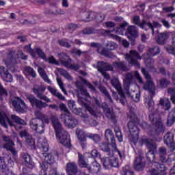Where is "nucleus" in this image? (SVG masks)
<instances>
[{
    "mask_svg": "<svg viewBox=\"0 0 175 175\" xmlns=\"http://www.w3.org/2000/svg\"><path fill=\"white\" fill-rule=\"evenodd\" d=\"M35 116L36 118H33L29 122V126L37 132V133H44V124H50V120H52V125L56 133V138L65 147H70V135L62 129V124L55 116L49 117L45 116L40 111H36Z\"/></svg>",
    "mask_w": 175,
    "mask_h": 175,
    "instance_id": "nucleus-1",
    "label": "nucleus"
},
{
    "mask_svg": "<svg viewBox=\"0 0 175 175\" xmlns=\"http://www.w3.org/2000/svg\"><path fill=\"white\" fill-rule=\"evenodd\" d=\"M142 72L145 76V79L147 81V83L144 86V88L147 91H149L150 94V96L148 98L145 99V105L150 111H152L154 109V101H152V96L155 95V86L151 79V76L148 75V72L146 71V69L142 68Z\"/></svg>",
    "mask_w": 175,
    "mask_h": 175,
    "instance_id": "nucleus-2",
    "label": "nucleus"
},
{
    "mask_svg": "<svg viewBox=\"0 0 175 175\" xmlns=\"http://www.w3.org/2000/svg\"><path fill=\"white\" fill-rule=\"evenodd\" d=\"M137 124L140 125L144 129L147 128V122H144L140 123L137 118L134 115V118H132L131 121L128 123L129 130L130 132V139L133 143L139 142V127Z\"/></svg>",
    "mask_w": 175,
    "mask_h": 175,
    "instance_id": "nucleus-3",
    "label": "nucleus"
},
{
    "mask_svg": "<svg viewBox=\"0 0 175 175\" xmlns=\"http://www.w3.org/2000/svg\"><path fill=\"white\" fill-rule=\"evenodd\" d=\"M11 118L14 122L17 124V125H19L18 126L14 125L13 122L11 121L10 119H9V117L6 113H5L3 111L0 112V124L4 128H8V124L6 122H8L10 126L13 127L16 129V131H18V129H21V125H27V122L25 120L21 119V118L16 116V115H12Z\"/></svg>",
    "mask_w": 175,
    "mask_h": 175,
    "instance_id": "nucleus-4",
    "label": "nucleus"
},
{
    "mask_svg": "<svg viewBox=\"0 0 175 175\" xmlns=\"http://www.w3.org/2000/svg\"><path fill=\"white\" fill-rule=\"evenodd\" d=\"M149 120L151 122L155 124V130L154 131H150L148 133L149 137L153 138L155 139V135L159 133H163L165 132V127L159 118L158 113H150L149 115Z\"/></svg>",
    "mask_w": 175,
    "mask_h": 175,
    "instance_id": "nucleus-5",
    "label": "nucleus"
},
{
    "mask_svg": "<svg viewBox=\"0 0 175 175\" xmlns=\"http://www.w3.org/2000/svg\"><path fill=\"white\" fill-rule=\"evenodd\" d=\"M128 25V23L124 22L122 23L120 26V27L117 30L113 31H109L107 30L105 32L107 33V35H110L113 39H116V40H118L120 44H122L124 47H129V42L126 41V40H124L121 38L120 37H118L116 34H113V32H115V33L120 34V35H124V31H125V27Z\"/></svg>",
    "mask_w": 175,
    "mask_h": 175,
    "instance_id": "nucleus-6",
    "label": "nucleus"
},
{
    "mask_svg": "<svg viewBox=\"0 0 175 175\" xmlns=\"http://www.w3.org/2000/svg\"><path fill=\"white\" fill-rule=\"evenodd\" d=\"M76 135L79 140L81 142V144L83 148L86 147L85 140H87V137H89V139H92V140L94 141L95 143H98V142H100V137H99L98 135L91 134L88 133H85L80 129H77Z\"/></svg>",
    "mask_w": 175,
    "mask_h": 175,
    "instance_id": "nucleus-7",
    "label": "nucleus"
},
{
    "mask_svg": "<svg viewBox=\"0 0 175 175\" xmlns=\"http://www.w3.org/2000/svg\"><path fill=\"white\" fill-rule=\"evenodd\" d=\"M142 144H146L148 150V161H150L151 158L155 159V154H157V144L152 142V139H148L146 137L142 138Z\"/></svg>",
    "mask_w": 175,
    "mask_h": 175,
    "instance_id": "nucleus-8",
    "label": "nucleus"
},
{
    "mask_svg": "<svg viewBox=\"0 0 175 175\" xmlns=\"http://www.w3.org/2000/svg\"><path fill=\"white\" fill-rule=\"evenodd\" d=\"M68 105L69 109L72 110L74 114H77V116H79L82 118L85 124H88L90 122V118L88 117V115L86 113L87 111L85 110L81 111V109H77L76 107V104L73 100H68Z\"/></svg>",
    "mask_w": 175,
    "mask_h": 175,
    "instance_id": "nucleus-9",
    "label": "nucleus"
},
{
    "mask_svg": "<svg viewBox=\"0 0 175 175\" xmlns=\"http://www.w3.org/2000/svg\"><path fill=\"white\" fill-rule=\"evenodd\" d=\"M59 62H61L63 66L71 69L72 70H77L80 69V65L72 64V59H70L66 53L59 55Z\"/></svg>",
    "mask_w": 175,
    "mask_h": 175,
    "instance_id": "nucleus-10",
    "label": "nucleus"
},
{
    "mask_svg": "<svg viewBox=\"0 0 175 175\" xmlns=\"http://www.w3.org/2000/svg\"><path fill=\"white\" fill-rule=\"evenodd\" d=\"M28 56L24 55L23 51H18L17 53L12 51L8 55L7 60H4L5 64L8 66L9 62H13V64H17V59H27Z\"/></svg>",
    "mask_w": 175,
    "mask_h": 175,
    "instance_id": "nucleus-11",
    "label": "nucleus"
},
{
    "mask_svg": "<svg viewBox=\"0 0 175 175\" xmlns=\"http://www.w3.org/2000/svg\"><path fill=\"white\" fill-rule=\"evenodd\" d=\"M125 59L131 64V65H134L137 68H140V64L137 62L136 59H142V57L139 55L137 51H131L130 54H126L125 56Z\"/></svg>",
    "mask_w": 175,
    "mask_h": 175,
    "instance_id": "nucleus-12",
    "label": "nucleus"
},
{
    "mask_svg": "<svg viewBox=\"0 0 175 175\" xmlns=\"http://www.w3.org/2000/svg\"><path fill=\"white\" fill-rule=\"evenodd\" d=\"M44 91H46V88L43 85H34V87L33 88V92L36 94V95H37L39 99H42V100L47 102V103H49L50 102H51V100L50 98H48L47 96L43 94Z\"/></svg>",
    "mask_w": 175,
    "mask_h": 175,
    "instance_id": "nucleus-13",
    "label": "nucleus"
},
{
    "mask_svg": "<svg viewBox=\"0 0 175 175\" xmlns=\"http://www.w3.org/2000/svg\"><path fill=\"white\" fill-rule=\"evenodd\" d=\"M133 21L136 25H139V27H141L142 29H144V27L146 26L148 27L150 29H152V32L153 34H154V28L161 27V25L158 23V22H154L153 25L151 24V23H146V22H144L142 24H140V17L139 16H135L133 18Z\"/></svg>",
    "mask_w": 175,
    "mask_h": 175,
    "instance_id": "nucleus-14",
    "label": "nucleus"
},
{
    "mask_svg": "<svg viewBox=\"0 0 175 175\" xmlns=\"http://www.w3.org/2000/svg\"><path fill=\"white\" fill-rule=\"evenodd\" d=\"M83 84H85L86 85H88V87L90 90H92V91H95V88L94 87V85H92L90 83H88V81L87 80L81 77H79V81H77L76 82V85L78 90H79L80 92H81L83 95L88 96V92H87V90L84 88V86L83 85Z\"/></svg>",
    "mask_w": 175,
    "mask_h": 175,
    "instance_id": "nucleus-15",
    "label": "nucleus"
},
{
    "mask_svg": "<svg viewBox=\"0 0 175 175\" xmlns=\"http://www.w3.org/2000/svg\"><path fill=\"white\" fill-rule=\"evenodd\" d=\"M105 136L107 139V140H109V139H111V146L112 147V151L113 152H117V154H119L120 158L122 159V154H121V152L117 149V145L116 144V139H114L113 135V131L110 129H107L105 131Z\"/></svg>",
    "mask_w": 175,
    "mask_h": 175,
    "instance_id": "nucleus-16",
    "label": "nucleus"
},
{
    "mask_svg": "<svg viewBox=\"0 0 175 175\" xmlns=\"http://www.w3.org/2000/svg\"><path fill=\"white\" fill-rule=\"evenodd\" d=\"M97 69L107 80L110 79V75L106 72V70H113V67L107 63L103 62H98L97 64Z\"/></svg>",
    "mask_w": 175,
    "mask_h": 175,
    "instance_id": "nucleus-17",
    "label": "nucleus"
},
{
    "mask_svg": "<svg viewBox=\"0 0 175 175\" xmlns=\"http://www.w3.org/2000/svg\"><path fill=\"white\" fill-rule=\"evenodd\" d=\"M36 53L39 55V57H40V58L44 59L46 62H49V64H53L54 65H59V64L62 65V63L59 62V55H61V54H59V61L57 62L54 56H50L49 58H46V55L44 54L43 51H42V49L39 48L36 49Z\"/></svg>",
    "mask_w": 175,
    "mask_h": 175,
    "instance_id": "nucleus-18",
    "label": "nucleus"
},
{
    "mask_svg": "<svg viewBox=\"0 0 175 175\" xmlns=\"http://www.w3.org/2000/svg\"><path fill=\"white\" fill-rule=\"evenodd\" d=\"M11 102L17 111H25L28 109V106L25 105V103L18 97H14L11 100Z\"/></svg>",
    "mask_w": 175,
    "mask_h": 175,
    "instance_id": "nucleus-19",
    "label": "nucleus"
},
{
    "mask_svg": "<svg viewBox=\"0 0 175 175\" xmlns=\"http://www.w3.org/2000/svg\"><path fill=\"white\" fill-rule=\"evenodd\" d=\"M27 98L33 107L36 106V107H38V109H43V107H47V106H49L47 103L38 100L35 98L33 95L29 94L27 96Z\"/></svg>",
    "mask_w": 175,
    "mask_h": 175,
    "instance_id": "nucleus-20",
    "label": "nucleus"
},
{
    "mask_svg": "<svg viewBox=\"0 0 175 175\" xmlns=\"http://www.w3.org/2000/svg\"><path fill=\"white\" fill-rule=\"evenodd\" d=\"M3 140L5 142L3 147L8 151H11L12 154L16 157L17 155V151L13 148L14 142L10 139V137L3 135Z\"/></svg>",
    "mask_w": 175,
    "mask_h": 175,
    "instance_id": "nucleus-21",
    "label": "nucleus"
},
{
    "mask_svg": "<svg viewBox=\"0 0 175 175\" xmlns=\"http://www.w3.org/2000/svg\"><path fill=\"white\" fill-rule=\"evenodd\" d=\"M0 75L4 81H6L7 83L13 81L12 74L9 73L8 70H6L3 66H0Z\"/></svg>",
    "mask_w": 175,
    "mask_h": 175,
    "instance_id": "nucleus-22",
    "label": "nucleus"
},
{
    "mask_svg": "<svg viewBox=\"0 0 175 175\" xmlns=\"http://www.w3.org/2000/svg\"><path fill=\"white\" fill-rule=\"evenodd\" d=\"M65 120H64V124L68 128H75L77 125V120L75 119V118L69 116V112H68V115L64 116Z\"/></svg>",
    "mask_w": 175,
    "mask_h": 175,
    "instance_id": "nucleus-23",
    "label": "nucleus"
},
{
    "mask_svg": "<svg viewBox=\"0 0 175 175\" xmlns=\"http://www.w3.org/2000/svg\"><path fill=\"white\" fill-rule=\"evenodd\" d=\"M67 174L68 175H77V165L75 163H68L66 165Z\"/></svg>",
    "mask_w": 175,
    "mask_h": 175,
    "instance_id": "nucleus-24",
    "label": "nucleus"
},
{
    "mask_svg": "<svg viewBox=\"0 0 175 175\" xmlns=\"http://www.w3.org/2000/svg\"><path fill=\"white\" fill-rule=\"evenodd\" d=\"M144 158L142 156L139 157H136L134 167L136 170H143L144 169V166H146V163L143 161Z\"/></svg>",
    "mask_w": 175,
    "mask_h": 175,
    "instance_id": "nucleus-25",
    "label": "nucleus"
},
{
    "mask_svg": "<svg viewBox=\"0 0 175 175\" xmlns=\"http://www.w3.org/2000/svg\"><path fill=\"white\" fill-rule=\"evenodd\" d=\"M111 83L112 84L113 87H114V88L118 91L119 95L124 96V92L121 88V83H120V81H118V79L114 78L111 79Z\"/></svg>",
    "mask_w": 175,
    "mask_h": 175,
    "instance_id": "nucleus-26",
    "label": "nucleus"
},
{
    "mask_svg": "<svg viewBox=\"0 0 175 175\" xmlns=\"http://www.w3.org/2000/svg\"><path fill=\"white\" fill-rule=\"evenodd\" d=\"M159 155L161 162H163V163L167 162V158L166 157V155H167V150H166V148H160L159 149Z\"/></svg>",
    "mask_w": 175,
    "mask_h": 175,
    "instance_id": "nucleus-27",
    "label": "nucleus"
},
{
    "mask_svg": "<svg viewBox=\"0 0 175 175\" xmlns=\"http://www.w3.org/2000/svg\"><path fill=\"white\" fill-rule=\"evenodd\" d=\"M48 90L52 95H54V96H56L58 99H60V100H65V96L62 95V94L59 93L57 89L55 88H53L51 86L48 87Z\"/></svg>",
    "mask_w": 175,
    "mask_h": 175,
    "instance_id": "nucleus-28",
    "label": "nucleus"
},
{
    "mask_svg": "<svg viewBox=\"0 0 175 175\" xmlns=\"http://www.w3.org/2000/svg\"><path fill=\"white\" fill-rule=\"evenodd\" d=\"M89 172L92 173H95L96 174H98V172H100V165L96 162V160L92 163L90 167H88Z\"/></svg>",
    "mask_w": 175,
    "mask_h": 175,
    "instance_id": "nucleus-29",
    "label": "nucleus"
},
{
    "mask_svg": "<svg viewBox=\"0 0 175 175\" xmlns=\"http://www.w3.org/2000/svg\"><path fill=\"white\" fill-rule=\"evenodd\" d=\"M174 135L172 133H167L164 136V143L167 146H172L174 142Z\"/></svg>",
    "mask_w": 175,
    "mask_h": 175,
    "instance_id": "nucleus-30",
    "label": "nucleus"
},
{
    "mask_svg": "<svg viewBox=\"0 0 175 175\" xmlns=\"http://www.w3.org/2000/svg\"><path fill=\"white\" fill-rule=\"evenodd\" d=\"M38 71L40 76L42 77V79H43L45 83H47L48 84H51V80L49 79V76H47V74H46V72L44 71V70H43V68L38 67Z\"/></svg>",
    "mask_w": 175,
    "mask_h": 175,
    "instance_id": "nucleus-31",
    "label": "nucleus"
},
{
    "mask_svg": "<svg viewBox=\"0 0 175 175\" xmlns=\"http://www.w3.org/2000/svg\"><path fill=\"white\" fill-rule=\"evenodd\" d=\"M23 159L25 162H26L27 165H29V167H34L35 166V163L32 162V160H31V156L28 154H22Z\"/></svg>",
    "mask_w": 175,
    "mask_h": 175,
    "instance_id": "nucleus-32",
    "label": "nucleus"
},
{
    "mask_svg": "<svg viewBox=\"0 0 175 175\" xmlns=\"http://www.w3.org/2000/svg\"><path fill=\"white\" fill-rule=\"evenodd\" d=\"M169 38V33H161L157 39V43L159 44H163L167 39Z\"/></svg>",
    "mask_w": 175,
    "mask_h": 175,
    "instance_id": "nucleus-33",
    "label": "nucleus"
},
{
    "mask_svg": "<svg viewBox=\"0 0 175 175\" xmlns=\"http://www.w3.org/2000/svg\"><path fill=\"white\" fill-rule=\"evenodd\" d=\"M159 103L162 106L164 110H169L170 109V100L167 98H161Z\"/></svg>",
    "mask_w": 175,
    "mask_h": 175,
    "instance_id": "nucleus-34",
    "label": "nucleus"
},
{
    "mask_svg": "<svg viewBox=\"0 0 175 175\" xmlns=\"http://www.w3.org/2000/svg\"><path fill=\"white\" fill-rule=\"evenodd\" d=\"M83 106L92 114V116H96L99 111H96V109L94 107H91L90 105L85 103H83Z\"/></svg>",
    "mask_w": 175,
    "mask_h": 175,
    "instance_id": "nucleus-35",
    "label": "nucleus"
},
{
    "mask_svg": "<svg viewBox=\"0 0 175 175\" xmlns=\"http://www.w3.org/2000/svg\"><path fill=\"white\" fill-rule=\"evenodd\" d=\"M103 109L104 110V113L107 118H109V120H114L116 116H114V112H113V110L110 109L108 107Z\"/></svg>",
    "mask_w": 175,
    "mask_h": 175,
    "instance_id": "nucleus-36",
    "label": "nucleus"
},
{
    "mask_svg": "<svg viewBox=\"0 0 175 175\" xmlns=\"http://www.w3.org/2000/svg\"><path fill=\"white\" fill-rule=\"evenodd\" d=\"M127 31L133 38H137V36H139V33L135 26H129Z\"/></svg>",
    "mask_w": 175,
    "mask_h": 175,
    "instance_id": "nucleus-37",
    "label": "nucleus"
},
{
    "mask_svg": "<svg viewBox=\"0 0 175 175\" xmlns=\"http://www.w3.org/2000/svg\"><path fill=\"white\" fill-rule=\"evenodd\" d=\"M100 160L105 169H110V167H111V161H110V157L102 158Z\"/></svg>",
    "mask_w": 175,
    "mask_h": 175,
    "instance_id": "nucleus-38",
    "label": "nucleus"
},
{
    "mask_svg": "<svg viewBox=\"0 0 175 175\" xmlns=\"http://www.w3.org/2000/svg\"><path fill=\"white\" fill-rule=\"evenodd\" d=\"M92 47H97V51L99 54H102V55H106V51L105 50V49L102 46H100V45L98 43H95V42H92L91 44Z\"/></svg>",
    "mask_w": 175,
    "mask_h": 175,
    "instance_id": "nucleus-39",
    "label": "nucleus"
},
{
    "mask_svg": "<svg viewBox=\"0 0 175 175\" xmlns=\"http://www.w3.org/2000/svg\"><path fill=\"white\" fill-rule=\"evenodd\" d=\"M114 68H117V69H120V70H128V67L125 66V64L124 62H116L113 64Z\"/></svg>",
    "mask_w": 175,
    "mask_h": 175,
    "instance_id": "nucleus-40",
    "label": "nucleus"
},
{
    "mask_svg": "<svg viewBox=\"0 0 175 175\" xmlns=\"http://www.w3.org/2000/svg\"><path fill=\"white\" fill-rule=\"evenodd\" d=\"M57 72L67 80H72V76H70L66 70H64V68H57Z\"/></svg>",
    "mask_w": 175,
    "mask_h": 175,
    "instance_id": "nucleus-41",
    "label": "nucleus"
},
{
    "mask_svg": "<svg viewBox=\"0 0 175 175\" xmlns=\"http://www.w3.org/2000/svg\"><path fill=\"white\" fill-rule=\"evenodd\" d=\"M25 75H28L29 76H32L33 77H36V72L33 70V68L31 67H26L24 70Z\"/></svg>",
    "mask_w": 175,
    "mask_h": 175,
    "instance_id": "nucleus-42",
    "label": "nucleus"
},
{
    "mask_svg": "<svg viewBox=\"0 0 175 175\" xmlns=\"http://www.w3.org/2000/svg\"><path fill=\"white\" fill-rule=\"evenodd\" d=\"M79 163L81 167H88V165L87 164V162L84 161V156H83L81 154L79 153Z\"/></svg>",
    "mask_w": 175,
    "mask_h": 175,
    "instance_id": "nucleus-43",
    "label": "nucleus"
},
{
    "mask_svg": "<svg viewBox=\"0 0 175 175\" xmlns=\"http://www.w3.org/2000/svg\"><path fill=\"white\" fill-rule=\"evenodd\" d=\"M174 84L175 85V79H172ZM168 94H170L171 95V100L172 103L175 105V89L174 88H169L168 89Z\"/></svg>",
    "mask_w": 175,
    "mask_h": 175,
    "instance_id": "nucleus-44",
    "label": "nucleus"
},
{
    "mask_svg": "<svg viewBox=\"0 0 175 175\" xmlns=\"http://www.w3.org/2000/svg\"><path fill=\"white\" fill-rule=\"evenodd\" d=\"M122 174L124 175H133V172L131 170V167L129 165H126L122 168Z\"/></svg>",
    "mask_w": 175,
    "mask_h": 175,
    "instance_id": "nucleus-45",
    "label": "nucleus"
},
{
    "mask_svg": "<svg viewBox=\"0 0 175 175\" xmlns=\"http://www.w3.org/2000/svg\"><path fill=\"white\" fill-rule=\"evenodd\" d=\"M56 80H57V83L59 88L62 90V92H64V94L65 95H68V92H66V90H65V88L64 87V83L62 82V80H61V79H59V77H57Z\"/></svg>",
    "mask_w": 175,
    "mask_h": 175,
    "instance_id": "nucleus-46",
    "label": "nucleus"
},
{
    "mask_svg": "<svg viewBox=\"0 0 175 175\" xmlns=\"http://www.w3.org/2000/svg\"><path fill=\"white\" fill-rule=\"evenodd\" d=\"M99 90L101 92H103V94H104V95H105V96H107L109 102H113V99H111V97L109 94V92H107V90H106V88L100 86L99 88Z\"/></svg>",
    "mask_w": 175,
    "mask_h": 175,
    "instance_id": "nucleus-47",
    "label": "nucleus"
},
{
    "mask_svg": "<svg viewBox=\"0 0 175 175\" xmlns=\"http://www.w3.org/2000/svg\"><path fill=\"white\" fill-rule=\"evenodd\" d=\"M25 51H26V53H29L30 55H31L33 58H36L35 51L31 49V45L25 46Z\"/></svg>",
    "mask_w": 175,
    "mask_h": 175,
    "instance_id": "nucleus-48",
    "label": "nucleus"
},
{
    "mask_svg": "<svg viewBox=\"0 0 175 175\" xmlns=\"http://www.w3.org/2000/svg\"><path fill=\"white\" fill-rule=\"evenodd\" d=\"M1 164H0V170L1 172H5L6 170H8V167L6 166V163H5V159L1 157L0 158Z\"/></svg>",
    "mask_w": 175,
    "mask_h": 175,
    "instance_id": "nucleus-49",
    "label": "nucleus"
},
{
    "mask_svg": "<svg viewBox=\"0 0 175 175\" xmlns=\"http://www.w3.org/2000/svg\"><path fill=\"white\" fill-rule=\"evenodd\" d=\"M111 161V167H117L118 166V159L111 156L109 157Z\"/></svg>",
    "mask_w": 175,
    "mask_h": 175,
    "instance_id": "nucleus-50",
    "label": "nucleus"
},
{
    "mask_svg": "<svg viewBox=\"0 0 175 175\" xmlns=\"http://www.w3.org/2000/svg\"><path fill=\"white\" fill-rule=\"evenodd\" d=\"M26 142L28 146L31 147V148H35V141L33 140V139H32L31 136L27 137Z\"/></svg>",
    "mask_w": 175,
    "mask_h": 175,
    "instance_id": "nucleus-51",
    "label": "nucleus"
},
{
    "mask_svg": "<svg viewBox=\"0 0 175 175\" xmlns=\"http://www.w3.org/2000/svg\"><path fill=\"white\" fill-rule=\"evenodd\" d=\"M157 54H159V47L158 46H154L149 51V55L151 57H154V55H157Z\"/></svg>",
    "mask_w": 175,
    "mask_h": 175,
    "instance_id": "nucleus-52",
    "label": "nucleus"
},
{
    "mask_svg": "<svg viewBox=\"0 0 175 175\" xmlns=\"http://www.w3.org/2000/svg\"><path fill=\"white\" fill-rule=\"evenodd\" d=\"M94 12H84L82 14V16L83 17V21H90V17H91V16H94Z\"/></svg>",
    "mask_w": 175,
    "mask_h": 175,
    "instance_id": "nucleus-53",
    "label": "nucleus"
},
{
    "mask_svg": "<svg viewBox=\"0 0 175 175\" xmlns=\"http://www.w3.org/2000/svg\"><path fill=\"white\" fill-rule=\"evenodd\" d=\"M107 47L108 50H116V49H117V44H116V42H109L107 44Z\"/></svg>",
    "mask_w": 175,
    "mask_h": 175,
    "instance_id": "nucleus-54",
    "label": "nucleus"
},
{
    "mask_svg": "<svg viewBox=\"0 0 175 175\" xmlns=\"http://www.w3.org/2000/svg\"><path fill=\"white\" fill-rule=\"evenodd\" d=\"M59 44L60 46H63V47H70V44L68 42V40H59Z\"/></svg>",
    "mask_w": 175,
    "mask_h": 175,
    "instance_id": "nucleus-55",
    "label": "nucleus"
},
{
    "mask_svg": "<svg viewBox=\"0 0 175 175\" xmlns=\"http://www.w3.org/2000/svg\"><path fill=\"white\" fill-rule=\"evenodd\" d=\"M100 147L103 151H110V148H109V144L103 143L100 145Z\"/></svg>",
    "mask_w": 175,
    "mask_h": 175,
    "instance_id": "nucleus-56",
    "label": "nucleus"
},
{
    "mask_svg": "<svg viewBox=\"0 0 175 175\" xmlns=\"http://www.w3.org/2000/svg\"><path fill=\"white\" fill-rule=\"evenodd\" d=\"M165 50L169 53V54H175V47L173 46H167L165 47Z\"/></svg>",
    "mask_w": 175,
    "mask_h": 175,
    "instance_id": "nucleus-57",
    "label": "nucleus"
},
{
    "mask_svg": "<svg viewBox=\"0 0 175 175\" xmlns=\"http://www.w3.org/2000/svg\"><path fill=\"white\" fill-rule=\"evenodd\" d=\"M91 155L93 157V158H100V154H99V152L96 150V149L92 150Z\"/></svg>",
    "mask_w": 175,
    "mask_h": 175,
    "instance_id": "nucleus-58",
    "label": "nucleus"
},
{
    "mask_svg": "<svg viewBox=\"0 0 175 175\" xmlns=\"http://www.w3.org/2000/svg\"><path fill=\"white\" fill-rule=\"evenodd\" d=\"M160 85L163 88H165V87H167V85H169V81H167L166 79H161L160 81Z\"/></svg>",
    "mask_w": 175,
    "mask_h": 175,
    "instance_id": "nucleus-59",
    "label": "nucleus"
},
{
    "mask_svg": "<svg viewBox=\"0 0 175 175\" xmlns=\"http://www.w3.org/2000/svg\"><path fill=\"white\" fill-rule=\"evenodd\" d=\"M83 32L84 35H91V34L94 33V30H92L90 28H86L83 30Z\"/></svg>",
    "mask_w": 175,
    "mask_h": 175,
    "instance_id": "nucleus-60",
    "label": "nucleus"
},
{
    "mask_svg": "<svg viewBox=\"0 0 175 175\" xmlns=\"http://www.w3.org/2000/svg\"><path fill=\"white\" fill-rule=\"evenodd\" d=\"M134 76H135L137 80H138L139 83H143V79H142V77H140V75L137 71L134 72Z\"/></svg>",
    "mask_w": 175,
    "mask_h": 175,
    "instance_id": "nucleus-61",
    "label": "nucleus"
},
{
    "mask_svg": "<svg viewBox=\"0 0 175 175\" xmlns=\"http://www.w3.org/2000/svg\"><path fill=\"white\" fill-rule=\"evenodd\" d=\"M105 26L107 28H114V27H116V23L113 22H107L105 23Z\"/></svg>",
    "mask_w": 175,
    "mask_h": 175,
    "instance_id": "nucleus-62",
    "label": "nucleus"
},
{
    "mask_svg": "<svg viewBox=\"0 0 175 175\" xmlns=\"http://www.w3.org/2000/svg\"><path fill=\"white\" fill-rule=\"evenodd\" d=\"M116 137L118 142H122V135L121 134V131L116 132Z\"/></svg>",
    "mask_w": 175,
    "mask_h": 175,
    "instance_id": "nucleus-63",
    "label": "nucleus"
},
{
    "mask_svg": "<svg viewBox=\"0 0 175 175\" xmlns=\"http://www.w3.org/2000/svg\"><path fill=\"white\" fill-rule=\"evenodd\" d=\"M167 162H169V161L170 162H172V161H175V153H172L168 158H167Z\"/></svg>",
    "mask_w": 175,
    "mask_h": 175,
    "instance_id": "nucleus-64",
    "label": "nucleus"
}]
</instances>
